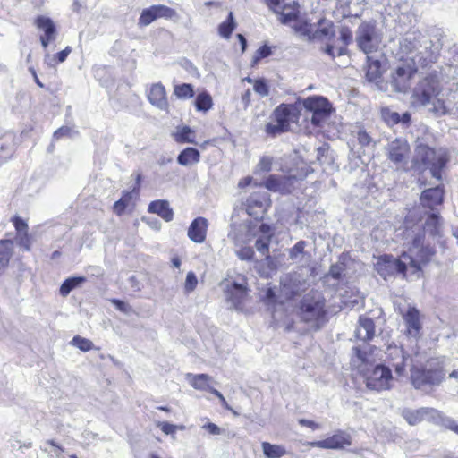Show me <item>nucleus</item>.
I'll list each match as a JSON object with an SVG mask.
<instances>
[{
  "label": "nucleus",
  "instance_id": "1",
  "mask_svg": "<svg viewBox=\"0 0 458 458\" xmlns=\"http://www.w3.org/2000/svg\"><path fill=\"white\" fill-rule=\"evenodd\" d=\"M385 361L392 366L396 377L407 376V367H410L411 381L412 386L419 390L427 391L434 386L439 385L445 378L442 369L420 368L419 352L408 353L402 346L389 344L385 352Z\"/></svg>",
  "mask_w": 458,
  "mask_h": 458
},
{
  "label": "nucleus",
  "instance_id": "2",
  "mask_svg": "<svg viewBox=\"0 0 458 458\" xmlns=\"http://www.w3.org/2000/svg\"><path fill=\"white\" fill-rule=\"evenodd\" d=\"M354 355L352 358V364L358 369L360 373L366 374V386L373 391L380 392L389 390L393 386L394 377L392 374L391 365H377L371 371L367 369V366L371 362L370 354L362 351L360 347H354ZM395 378H397L395 377Z\"/></svg>",
  "mask_w": 458,
  "mask_h": 458
},
{
  "label": "nucleus",
  "instance_id": "3",
  "mask_svg": "<svg viewBox=\"0 0 458 458\" xmlns=\"http://www.w3.org/2000/svg\"><path fill=\"white\" fill-rule=\"evenodd\" d=\"M440 92L439 82L433 77H426L414 88L411 103L413 106H424L436 114H445L444 101L438 97Z\"/></svg>",
  "mask_w": 458,
  "mask_h": 458
},
{
  "label": "nucleus",
  "instance_id": "4",
  "mask_svg": "<svg viewBox=\"0 0 458 458\" xmlns=\"http://www.w3.org/2000/svg\"><path fill=\"white\" fill-rule=\"evenodd\" d=\"M403 238L406 243L410 245L409 252L411 259L414 261L413 264H408L410 270L412 274H419L421 270V266L427 264L435 250L429 246L423 245L424 231L420 225H414L411 228H405L403 231Z\"/></svg>",
  "mask_w": 458,
  "mask_h": 458
},
{
  "label": "nucleus",
  "instance_id": "5",
  "mask_svg": "<svg viewBox=\"0 0 458 458\" xmlns=\"http://www.w3.org/2000/svg\"><path fill=\"white\" fill-rule=\"evenodd\" d=\"M448 161L447 153L443 148L435 149L426 144L416 146L413 162L430 170L432 177L441 181V170Z\"/></svg>",
  "mask_w": 458,
  "mask_h": 458
},
{
  "label": "nucleus",
  "instance_id": "6",
  "mask_svg": "<svg viewBox=\"0 0 458 458\" xmlns=\"http://www.w3.org/2000/svg\"><path fill=\"white\" fill-rule=\"evenodd\" d=\"M326 315L325 300L319 293L307 295L301 301V316L306 322H315L318 327Z\"/></svg>",
  "mask_w": 458,
  "mask_h": 458
},
{
  "label": "nucleus",
  "instance_id": "7",
  "mask_svg": "<svg viewBox=\"0 0 458 458\" xmlns=\"http://www.w3.org/2000/svg\"><path fill=\"white\" fill-rule=\"evenodd\" d=\"M414 261L411 259L407 252L402 254L399 259L393 256L385 255L376 264L377 273L386 279L396 273L404 275L406 271L410 270L408 264H413Z\"/></svg>",
  "mask_w": 458,
  "mask_h": 458
},
{
  "label": "nucleus",
  "instance_id": "8",
  "mask_svg": "<svg viewBox=\"0 0 458 458\" xmlns=\"http://www.w3.org/2000/svg\"><path fill=\"white\" fill-rule=\"evenodd\" d=\"M356 41L359 48L369 55L378 50L381 38L373 23L363 22L357 29Z\"/></svg>",
  "mask_w": 458,
  "mask_h": 458
},
{
  "label": "nucleus",
  "instance_id": "9",
  "mask_svg": "<svg viewBox=\"0 0 458 458\" xmlns=\"http://www.w3.org/2000/svg\"><path fill=\"white\" fill-rule=\"evenodd\" d=\"M305 109L311 113L310 122L316 126L321 125L329 116L332 106L327 98L322 96H311L302 102Z\"/></svg>",
  "mask_w": 458,
  "mask_h": 458
},
{
  "label": "nucleus",
  "instance_id": "10",
  "mask_svg": "<svg viewBox=\"0 0 458 458\" xmlns=\"http://www.w3.org/2000/svg\"><path fill=\"white\" fill-rule=\"evenodd\" d=\"M256 223L245 222L242 224L233 223L228 233V239L235 246H242L250 242L257 236Z\"/></svg>",
  "mask_w": 458,
  "mask_h": 458
},
{
  "label": "nucleus",
  "instance_id": "11",
  "mask_svg": "<svg viewBox=\"0 0 458 458\" xmlns=\"http://www.w3.org/2000/svg\"><path fill=\"white\" fill-rule=\"evenodd\" d=\"M226 301L230 309L244 311L248 301L247 288L244 283H229L225 289Z\"/></svg>",
  "mask_w": 458,
  "mask_h": 458
},
{
  "label": "nucleus",
  "instance_id": "12",
  "mask_svg": "<svg viewBox=\"0 0 458 458\" xmlns=\"http://www.w3.org/2000/svg\"><path fill=\"white\" fill-rule=\"evenodd\" d=\"M246 212L256 220L264 217L267 208L270 206V199L267 192H254L245 201Z\"/></svg>",
  "mask_w": 458,
  "mask_h": 458
},
{
  "label": "nucleus",
  "instance_id": "13",
  "mask_svg": "<svg viewBox=\"0 0 458 458\" xmlns=\"http://www.w3.org/2000/svg\"><path fill=\"white\" fill-rule=\"evenodd\" d=\"M416 70L410 64L398 65L391 73L390 84L396 92H404L411 86Z\"/></svg>",
  "mask_w": 458,
  "mask_h": 458
},
{
  "label": "nucleus",
  "instance_id": "14",
  "mask_svg": "<svg viewBox=\"0 0 458 458\" xmlns=\"http://www.w3.org/2000/svg\"><path fill=\"white\" fill-rule=\"evenodd\" d=\"M175 17H177V13L174 9L164 4L152 5L142 11L139 18V24L141 26H148L152 21L159 18L172 20Z\"/></svg>",
  "mask_w": 458,
  "mask_h": 458
},
{
  "label": "nucleus",
  "instance_id": "15",
  "mask_svg": "<svg viewBox=\"0 0 458 458\" xmlns=\"http://www.w3.org/2000/svg\"><path fill=\"white\" fill-rule=\"evenodd\" d=\"M352 437L345 431H337L333 436L323 440L309 442L308 445L322 449H343L351 445Z\"/></svg>",
  "mask_w": 458,
  "mask_h": 458
},
{
  "label": "nucleus",
  "instance_id": "16",
  "mask_svg": "<svg viewBox=\"0 0 458 458\" xmlns=\"http://www.w3.org/2000/svg\"><path fill=\"white\" fill-rule=\"evenodd\" d=\"M402 416L410 425H417L423 420L433 422L434 419L439 416V411L429 408L422 407L417 410L404 409L402 411Z\"/></svg>",
  "mask_w": 458,
  "mask_h": 458
},
{
  "label": "nucleus",
  "instance_id": "17",
  "mask_svg": "<svg viewBox=\"0 0 458 458\" xmlns=\"http://www.w3.org/2000/svg\"><path fill=\"white\" fill-rule=\"evenodd\" d=\"M409 150L406 140L396 139L388 144L387 156L396 165L402 166L407 164Z\"/></svg>",
  "mask_w": 458,
  "mask_h": 458
},
{
  "label": "nucleus",
  "instance_id": "18",
  "mask_svg": "<svg viewBox=\"0 0 458 458\" xmlns=\"http://www.w3.org/2000/svg\"><path fill=\"white\" fill-rule=\"evenodd\" d=\"M208 222L204 217L195 218L188 228L187 235L195 243H202L206 240Z\"/></svg>",
  "mask_w": 458,
  "mask_h": 458
},
{
  "label": "nucleus",
  "instance_id": "19",
  "mask_svg": "<svg viewBox=\"0 0 458 458\" xmlns=\"http://www.w3.org/2000/svg\"><path fill=\"white\" fill-rule=\"evenodd\" d=\"M148 99L153 106L160 110H168L169 104L166 97V91L163 84L155 83L151 85L148 93Z\"/></svg>",
  "mask_w": 458,
  "mask_h": 458
},
{
  "label": "nucleus",
  "instance_id": "20",
  "mask_svg": "<svg viewBox=\"0 0 458 458\" xmlns=\"http://www.w3.org/2000/svg\"><path fill=\"white\" fill-rule=\"evenodd\" d=\"M403 319L406 324V335L413 338L418 337L421 329L419 310L415 308H409L403 314Z\"/></svg>",
  "mask_w": 458,
  "mask_h": 458
},
{
  "label": "nucleus",
  "instance_id": "21",
  "mask_svg": "<svg viewBox=\"0 0 458 458\" xmlns=\"http://www.w3.org/2000/svg\"><path fill=\"white\" fill-rule=\"evenodd\" d=\"M295 110L296 108L291 105L278 106L273 113L275 121L279 123L281 128L289 130L290 123L295 117Z\"/></svg>",
  "mask_w": 458,
  "mask_h": 458
},
{
  "label": "nucleus",
  "instance_id": "22",
  "mask_svg": "<svg viewBox=\"0 0 458 458\" xmlns=\"http://www.w3.org/2000/svg\"><path fill=\"white\" fill-rule=\"evenodd\" d=\"M307 242L299 241L291 249H289V259L293 263L305 266L310 261V254L305 251Z\"/></svg>",
  "mask_w": 458,
  "mask_h": 458
},
{
  "label": "nucleus",
  "instance_id": "23",
  "mask_svg": "<svg viewBox=\"0 0 458 458\" xmlns=\"http://www.w3.org/2000/svg\"><path fill=\"white\" fill-rule=\"evenodd\" d=\"M444 189L437 185L434 188L425 190L420 197V200L423 206L428 207L431 209L435 206L440 205L443 202Z\"/></svg>",
  "mask_w": 458,
  "mask_h": 458
},
{
  "label": "nucleus",
  "instance_id": "24",
  "mask_svg": "<svg viewBox=\"0 0 458 458\" xmlns=\"http://www.w3.org/2000/svg\"><path fill=\"white\" fill-rule=\"evenodd\" d=\"M375 335L374 321L368 317L360 316L355 330V336L359 340H370Z\"/></svg>",
  "mask_w": 458,
  "mask_h": 458
},
{
  "label": "nucleus",
  "instance_id": "25",
  "mask_svg": "<svg viewBox=\"0 0 458 458\" xmlns=\"http://www.w3.org/2000/svg\"><path fill=\"white\" fill-rule=\"evenodd\" d=\"M335 36V30L333 22L327 20H320L317 28H313L311 39H329Z\"/></svg>",
  "mask_w": 458,
  "mask_h": 458
},
{
  "label": "nucleus",
  "instance_id": "26",
  "mask_svg": "<svg viewBox=\"0 0 458 458\" xmlns=\"http://www.w3.org/2000/svg\"><path fill=\"white\" fill-rule=\"evenodd\" d=\"M148 210L150 213L158 215L166 222L173 220L174 212L166 200H155L150 202Z\"/></svg>",
  "mask_w": 458,
  "mask_h": 458
},
{
  "label": "nucleus",
  "instance_id": "27",
  "mask_svg": "<svg viewBox=\"0 0 458 458\" xmlns=\"http://www.w3.org/2000/svg\"><path fill=\"white\" fill-rule=\"evenodd\" d=\"M187 381L191 384V386L201 391H209L210 382L212 381V377L208 374H191L188 373L186 375Z\"/></svg>",
  "mask_w": 458,
  "mask_h": 458
},
{
  "label": "nucleus",
  "instance_id": "28",
  "mask_svg": "<svg viewBox=\"0 0 458 458\" xmlns=\"http://www.w3.org/2000/svg\"><path fill=\"white\" fill-rule=\"evenodd\" d=\"M200 153L197 148H186L177 157V162L183 166L191 165L199 162Z\"/></svg>",
  "mask_w": 458,
  "mask_h": 458
},
{
  "label": "nucleus",
  "instance_id": "29",
  "mask_svg": "<svg viewBox=\"0 0 458 458\" xmlns=\"http://www.w3.org/2000/svg\"><path fill=\"white\" fill-rule=\"evenodd\" d=\"M35 25L39 30L44 31L43 36L53 38H56V28L54 21L50 18L42 15L38 16L35 20Z\"/></svg>",
  "mask_w": 458,
  "mask_h": 458
},
{
  "label": "nucleus",
  "instance_id": "30",
  "mask_svg": "<svg viewBox=\"0 0 458 458\" xmlns=\"http://www.w3.org/2000/svg\"><path fill=\"white\" fill-rule=\"evenodd\" d=\"M293 178L291 177H277L276 175H270L265 182V186L269 191H288V189H286L285 184L286 182L292 181Z\"/></svg>",
  "mask_w": 458,
  "mask_h": 458
},
{
  "label": "nucleus",
  "instance_id": "31",
  "mask_svg": "<svg viewBox=\"0 0 458 458\" xmlns=\"http://www.w3.org/2000/svg\"><path fill=\"white\" fill-rule=\"evenodd\" d=\"M420 34L417 32H408L400 41L402 49L408 54L412 53L417 46H421L420 43Z\"/></svg>",
  "mask_w": 458,
  "mask_h": 458
},
{
  "label": "nucleus",
  "instance_id": "32",
  "mask_svg": "<svg viewBox=\"0 0 458 458\" xmlns=\"http://www.w3.org/2000/svg\"><path fill=\"white\" fill-rule=\"evenodd\" d=\"M13 242L11 240L0 241V274L7 267L13 255Z\"/></svg>",
  "mask_w": 458,
  "mask_h": 458
},
{
  "label": "nucleus",
  "instance_id": "33",
  "mask_svg": "<svg viewBox=\"0 0 458 458\" xmlns=\"http://www.w3.org/2000/svg\"><path fill=\"white\" fill-rule=\"evenodd\" d=\"M368 68L366 77L369 81H377L380 78L382 70L381 63L377 59H374L372 56H367Z\"/></svg>",
  "mask_w": 458,
  "mask_h": 458
},
{
  "label": "nucleus",
  "instance_id": "34",
  "mask_svg": "<svg viewBox=\"0 0 458 458\" xmlns=\"http://www.w3.org/2000/svg\"><path fill=\"white\" fill-rule=\"evenodd\" d=\"M262 451L267 458H281L287 454L283 445H273L268 442L262 443Z\"/></svg>",
  "mask_w": 458,
  "mask_h": 458
},
{
  "label": "nucleus",
  "instance_id": "35",
  "mask_svg": "<svg viewBox=\"0 0 458 458\" xmlns=\"http://www.w3.org/2000/svg\"><path fill=\"white\" fill-rule=\"evenodd\" d=\"M86 282L84 276H73L67 278L60 287V294L66 297L74 288Z\"/></svg>",
  "mask_w": 458,
  "mask_h": 458
},
{
  "label": "nucleus",
  "instance_id": "36",
  "mask_svg": "<svg viewBox=\"0 0 458 458\" xmlns=\"http://www.w3.org/2000/svg\"><path fill=\"white\" fill-rule=\"evenodd\" d=\"M174 140L179 143H196L194 140V132L188 126L178 128L174 134Z\"/></svg>",
  "mask_w": 458,
  "mask_h": 458
},
{
  "label": "nucleus",
  "instance_id": "37",
  "mask_svg": "<svg viewBox=\"0 0 458 458\" xmlns=\"http://www.w3.org/2000/svg\"><path fill=\"white\" fill-rule=\"evenodd\" d=\"M213 106V100L211 96L204 91L199 93L195 100V106L198 111L207 112L211 109Z\"/></svg>",
  "mask_w": 458,
  "mask_h": 458
},
{
  "label": "nucleus",
  "instance_id": "38",
  "mask_svg": "<svg viewBox=\"0 0 458 458\" xmlns=\"http://www.w3.org/2000/svg\"><path fill=\"white\" fill-rule=\"evenodd\" d=\"M433 423L440 425L458 435V422L453 418L445 416L441 411H439L438 418L434 419Z\"/></svg>",
  "mask_w": 458,
  "mask_h": 458
},
{
  "label": "nucleus",
  "instance_id": "39",
  "mask_svg": "<svg viewBox=\"0 0 458 458\" xmlns=\"http://www.w3.org/2000/svg\"><path fill=\"white\" fill-rule=\"evenodd\" d=\"M234 28V18L233 13L230 12L227 20L219 25L218 31L222 38H229Z\"/></svg>",
  "mask_w": 458,
  "mask_h": 458
},
{
  "label": "nucleus",
  "instance_id": "40",
  "mask_svg": "<svg viewBox=\"0 0 458 458\" xmlns=\"http://www.w3.org/2000/svg\"><path fill=\"white\" fill-rule=\"evenodd\" d=\"M174 94L181 99H186L194 96L193 86L189 83L174 85Z\"/></svg>",
  "mask_w": 458,
  "mask_h": 458
},
{
  "label": "nucleus",
  "instance_id": "41",
  "mask_svg": "<svg viewBox=\"0 0 458 458\" xmlns=\"http://www.w3.org/2000/svg\"><path fill=\"white\" fill-rule=\"evenodd\" d=\"M352 134L356 137L360 148L369 147L372 143L371 136L361 127H357L356 130L352 131Z\"/></svg>",
  "mask_w": 458,
  "mask_h": 458
},
{
  "label": "nucleus",
  "instance_id": "42",
  "mask_svg": "<svg viewBox=\"0 0 458 458\" xmlns=\"http://www.w3.org/2000/svg\"><path fill=\"white\" fill-rule=\"evenodd\" d=\"M293 27L297 32H299L301 35L307 36L310 39H311L314 28L313 24L306 21L297 20Z\"/></svg>",
  "mask_w": 458,
  "mask_h": 458
},
{
  "label": "nucleus",
  "instance_id": "43",
  "mask_svg": "<svg viewBox=\"0 0 458 458\" xmlns=\"http://www.w3.org/2000/svg\"><path fill=\"white\" fill-rule=\"evenodd\" d=\"M71 344L73 346L79 348L82 352L90 351L94 346L93 343L90 340L81 337L80 335L74 336L71 341Z\"/></svg>",
  "mask_w": 458,
  "mask_h": 458
},
{
  "label": "nucleus",
  "instance_id": "44",
  "mask_svg": "<svg viewBox=\"0 0 458 458\" xmlns=\"http://www.w3.org/2000/svg\"><path fill=\"white\" fill-rule=\"evenodd\" d=\"M254 91L260 97H267L269 95V86L265 79H258L254 81Z\"/></svg>",
  "mask_w": 458,
  "mask_h": 458
},
{
  "label": "nucleus",
  "instance_id": "45",
  "mask_svg": "<svg viewBox=\"0 0 458 458\" xmlns=\"http://www.w3.org/2000/svg\"><path fill=\"white\" fill-rule=\"evenodd\" d=\"M293 276H286L283 280H282V283H283V285H284V288L286 289V293H290L291 295H296L298 294L301 291V284H293V285H291V282L293 280Z\"/></svg>",
  "mask_w": 458,
  "mask_h": 458
},
{
  "label": "nucleus",
  "instance_id": "46",
  "mask_svg": "<svg viewBox=\"0 0 458 458\" xmlns=\"http://www.w3.org/2000/svg\"><path fill=\"white\" fill-rule=\"evenodd\" d=\"M440 224V217L437 214H431L426 223V228L429 230L431 234H436L438 232V225Z\"/></svg>",
  "mask_w": 458,
  "mask_h": 458
},
{
  "label": "nucleus",
  "instance_id": "47",
  "mask_svg": "<svg viewBox=\"0 0 458 458\" xmlns=\"http://www.w3.org/2000/svg\"><path fill=\"white\" fill-rule=\"evenodd\" d=\"M270 239L258 237L255 242L257 250L263 256H268Z\"/></svg>",
  "mask_w": 458,
  "mask_h": 458
},
{
  "label": "nucleus",
  "instance_id": "48",
  "mask_svg": "<svg viewBox=\"0 0 458 458\" xmlns=\"http://www.w3.org/2000/svg\"><path fill=\"white\" fill-rule=\"evenodd\" d=\"M384 120L389 124H396L400 123L401 116L398 113L393 112L389 109H384L382 111Z\"/></svg>",
  "mask_w": 458,
  "mask_h": 458
},
{
  "label": "nucleus",
  "instance_id": "49",
  "mask_svg": "<svg viewBox=\"0 0 458 458\" xmlns=\"http://www.w3.org/2000/svg\"><path fill=\"white\" fill-rule=\"evenodd\" d=\"M256 230H257L256 237L271 239V237L273 235V230L271 228V226L267 224H261L259 225H258V224H256Z\"/></svg>",
  "mask_w": 458,
  "mask_h": 458
},
{
  "label": "nucleus",
  "instance_id": "50",
  "mask_svg": "<svg viewBox=\"0 0 458 458\" xmlns=\"http://www.w3.org/2000/svg\"><path fill=\"white\" fill-rule=\"evenodd\" d=\"M198 284V280L196 275L193 272H189L186 276V280L184 284V290L186 293L192 292Z\"/></svg>",
  "mask_w": 458,
  "mask_h": 458
},
{
  "label": "nucleus",
  "instance_id": "51",
  "mask_svg": "<svg viewBox=\"0 0 458 458\" xmlns=\"http://www.w3.org/2000/svg\"><path fill=\"white\" fill-rule=\"evenodd\" d=\"M12 222L17 231V234L28 233V224L20 216H13Z\"/></svg>",
  "mask_w": 458,
  "mask_h": 458
},
{
  "label": "nucleus",
  "instance_id": "52",
  "mask_svg": "<svg viewBox=\"0 0 458 458\" xmlns=\"http://www.w3.org/2000/svg\"><path fill=\"white\" fill-rule=\"evenodd\" d=\"M272 54L270 47L264 45L260 47L253 56V63L257 64L262 58H266Z\"/></svg>",
  "mask_w": 458,
  "mask_h": 458
},
{
  "label": "nucleus",
  "instance_id": "53",
  "mask_svg": "<svg viewBox=\"0 0 458 458\" xmlns=\"http://www.w3.org/2000/svg\"><path fill=\"white\" fill-rule=\"evenodd\" d=\"M239 250H236V254L242 260H250L253 258L254 251L250 247L238 246Z\"/></svg>",
  "mask_w": 458,
  "mask_h": 458
},
{
  "label": "nucleus",
  "instance_id": "54",
  "mask_svg": "<svg viewBox=\"0 0 458 458\" xmlns=\"http://www.w3.org/2000/svg\"><path fill=\"white\" fill-rule=\"evenodd\" d=\"M265 131L267 134L275 136L281 132L287 131L288 130L281 128V126H279V123L275 121L274 123H268L266 125Z\"/></svg>",
  "mask_w": 458,
  "mask_h": 458
},
{
  "label": "nucleus",
  "instance_id": "55",
  "mask_svg": "<svg viewBox=\"0 0 458 458\" xmlns=\"http://www.w3.org/2000/svg\"><path fill=\"white\" fill-rule=\"evenodd\" d=\"M346 48L345 46L335 47L331 45H327L325 48V52L329 55L332 57H335V55H343L345 54Z\"/></svg>",
  "mask_w": 458,
  "mask_h": 458
},
{
  "label": "nucleus",
  "instance_id": "56",
  "mask_svg": "<svg viewBox=\"0 0 458 458\" xmlns=\"http://www.w3.org/2000/svg\"><path fill=\"white\" fill-rule=\"evenodd\" d=\"M279 20L284 24H289L292 21L295 22L297 21V15L294 12H290V13L282 12V13H280Z\"/></svg>",
  "mask_w": 458,
  "mask_h": 458
},
{
  "label": "nucleus",
  "instance_id": "57",
  "mask_svg": "<svg viewBox=\"0 0 458 458\" xmlns=\"http://www.w3.org/2000/svg\"><path fill=\"white\" fill-rule=\"evenodd\" d=\"M272 158L269 157H263L259 165H258V167L260 171L262 172H268L271 170V167H272Z\"/></svg>",
  "mask_w": 458,
  "mask_h": 458
},
{
  "label": "nucleus",
  "instance_id": "58",
  "mask_svg": "<svg viewBox=\"0 0 458 458\" xmlns=\"http://www.w3.org/2000/svg\"><path fill=\"white\" fill-rule=\"evenodd\" d=\"M17 240L20 246L23 247L26 250H30V240L28 233L17 234Z\"/></svg>",
  "mask_w": 458,
  "mask_h": 458
},
{
  "label": "nucleus",
  "instance_id": "59",
  "mask_svg": "<svg viewBox=\"0 0 458 458\" xmlns=\"http://www.w3.org/2000/svg\"><path fill=\"white\" fill-rule=\"evenodd\" d=\"M352 38V31L348 28H342L340 30V39L344 45H348Z\"/></svg>",
  "mask_w": 458,
  "mask_h": 458
},
{
  "label": "nucleus",
  "instance_id": "60",
  "mask_svg": "<svg viewBox=\"0 0 458 458\" xmlns=\"http://www.w3.org/2000/svg\"><path fill=\"white\" fill-rule=\"evenodd\" d=\"M112 302L114 304V306L116 307L117 310H119L120 311H122L123 313L127 314L131 310L130 305L123 301L114 299V300H112Z\"/></svg>",
  "mask_w": 458,
  "mask_h": 458
},
{
  "label": "nucleus",
  "instance_id": "61",
  "mask_svg": "<svg viewBox=\"0 0 458 458\" xmlns=\"http://www.w3.org/2000/svg\"><path fill=\"white\" fill-rule=\"evenodd\" d=\"M343 270L344 269L342 264H335L331 266L329 275L335 279H339L341 277Z\"/></svg>",
  "mask_w": 458,
  "mask_h": 458
},
{
  "label": "nucleus",
  "instance_id": "62",
  "mask_svg": "<svg viewBox=\"0 0 458 458\" xmlns=\"http://www.w3.org/2000/svg\"><path fill=\"white\" fill-rule=\"evenodd\" d=\"M71 132H72L71 128H69L67 126H63L54 132L53 137L55 140H59L62 137L69 136L71 134Z\"/></svg>",
  "mask_w": 458,
  "mask_h": 458
},
{
  "label": "nucleus",
  "instance_id": "63",
  "mask_svg": "<svg viewBox=\"0 0 458 458\" xmlns=\"http://www.w3.org/2000/svg\"><path fill=\"white\" fill-rule=\"evenodd\" d=\"M158 427H160L161 430L165 435H170V434L174 433L175 428H176L175 425H173V424L168 423V422H159L158 423Z\"/></svg>",
  "mask_w": 458,
  "mask_h": 458
},
{
  "label": "nucleus",
  "instance_id": "64",
  "mask_svg": "<svg viewBox=\"0 0 458 458\" xmlns=\"http://www.w3.org/2000/svg\"><path fill=\"white\" fill-rule=\"evenodd\" d=\"M202 428L211 435H220L222 433L221 428L212 422L205 424Z\"/></svg>",
  "mask_w": 458,
  "mask_h": 458
}]
</instances>
